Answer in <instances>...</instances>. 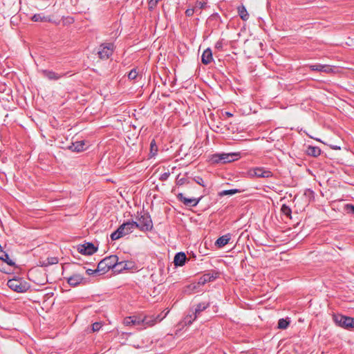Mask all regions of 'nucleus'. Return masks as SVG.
Segmentation results:
<instances>
[{
    "instance_id": "f257e3e1",
    "label": "nucleus",
    "mask_w": 354,
    "mask_h": 354,
    "mask_svg": "<svg viewBox=\"0 0 354 354\" xmlns=\"http://www.w3.org/2000/svg\"><path fill=\"white\" fill-rule=\"evenodd\" d=\"M118 261V257L116 255L106 257L98 263L97 271H101V274H105L112 269L115 272V264Z\"/></svg>"
},
{
    "instance_id": "f03ea898",
    "label": "nucleus",
    "mask_w": 354,
    "mask_h": 354,
    "mask_svg": "<svg viewBox=\"0 0 354 354\" xmlns=\"http://www.w3.org/2000/svg\"><path fill=\"white\" fill-rule=\"evenodd\" d=\"M7 286L11 290L20 293L25 292L30 288L29 283L21 278L9 279Z\"/></svg>"
},
{
    "instance_id": "7ed1b4c3",
    "label": "nucleus",
    "mask_w": 354,
    "mask_h": 354,
    "mask_svg": "<svg viewBox=\"0 0 354 354\" xmlns=\"http://www.w3.org/2000/svg\"><path fill=\"white\" fill-rule=\"evenodd\" d=\"M333 322L339 327L349 330L354 328V318L342 315H333Z\"/></svg>"
},
{
    "instance_id": "20e7f679",
    "label": "nucleus",
    "mask_w": 354,
    "mask_h": 354,
    "mask_svg": "<svg viewBox=\"0 0 354 354\" xmlns=\"http://www.w3.org/2000/svg\"><path fill=\"white\" fill-rule=\"evenodd\" d=\"M239 154L235 153H216L212 155L211 160L214 163H228L239 158Z\"/></svg>"
},
{
    "instance_id": "39448f33",
    "label": "nucleus",
    "mask_w": 354,
    "mask_h": 354,
    "mask_svg": "<svg viewBox=\"0 0 354 354\" xmlns=\"http://www.w3.org/2000/svg\"><path fill=\"white\" fill-rule=\"evenodd\" d=\"M248 176L251 178H271L273 176L272 172L263 167H257L251 168L248 170Z\"/></svg>"
},
{
    "instance_id": "423d86ee",
    "label": "nucleus",
    "mask_w": 354,
    "mask_h": 354,
    "mask_svg": "<svg viewBox=\"0 0 354 354\" xmlns=\"http://www.w3.org/2000/svg\"><path fill=\"white\" fill-rule=\"evenodd\" d=\"M114 50V44L113 43L102 44L99 46L98 56L102 59H107L112 55Z\"/></svg>"
},
{
    "instance_id": "0eeeda50",
    "label": "nucleus",
    "mask_w": 354,
    "mask_h": 354,
    "mask_svg": "<svg viewBox=\"0 0 354 354\" xmlns=\"http://www.w3.org/2000/svg\"><path fill=\"white\" fill-rule=\"evenodd\" d=\"M131 232L132 230H130V227L127 226L125 222L120 225L119 227L111 234V239L112 241H115Z\"/></svg>"
},
{
    "instance_id": "6e6552de",
    "label": "nucleus",
    "mask_w": 354,
    "mask_h": 354,
    "mask_svg": "<svg viewBox=\"0 0 354 354\" xmlns=\"http://www.w3.org/2000/svg\"><path fill=\"white\" fill-rule=\"evenodd\" d=\"M141 225L142 232H149L153 229V223L151 216L148 212L140 215L138 218Z\"/></svg>"
},
{
    "instance_id": "1a4fd4ad",
    "label": "nucleus",
    "mask_w": 354,
    "mask_h": 354,
    "mask_svg": "<svg viewBox=\"0 0 354 354\" xmlns=\"http://www.w3.org/2000/svg\"><path fill=\"white\" fill-rule=\"evenodd\" d=\"M97 250V248H96L92 243L88 242L84 244L77 245V251L82 254L91 255Z\"/></svg>"
},
{
    "instance_id": "9d476101",
    "label": "nucleus",
    "mask_w": 354,
    "mask_h": 354,
    "mask_svg": "<svg viewBox=\"0 0 354 354\" xmlns=\"http://www.w3.org/2000/svg\"><path fill=\"white\" fill-rule=\"evenodd\" d=\"M218 277V272L215 271H212V272L205 273L199 277L197 285L203 286L207 282L213 281Z\"/></svg>"
},
{
    "instance_id": "9b49d317",
    "label": "nucleus",
    "mask_w": 354,
    "mask_h": 354,
    "mask_svg": "<svg viewBox=\"0 0 354 354\" xmlns=\"http://www.w3.org/2000/svg\"><path fill=\"white\" fill-rule=\"evenodd\" d=\"M178 199L182 202L184 205L189 207H195L198 205L199 201H201L202 197H199L198 198H186L182 193H180L177 195Z\"/></svg>"
},
{
    "instance_id": "f8f14e48",
    "label": "nucleus",
    "mask_w": 354,
    "mask_h": 354,
    "mask_svg": "<svg viewBox=\"0 0 354 354\" xmlns=\"http://www.w3.org/2000/svg\"><path fill=\"white\" fill-rule=\"evenodd\" d=\"M42 74L44 75V77L48 78L49 80H58L61 77L67 75L68 73H63V74H59L53 71L44 70V71H42Z\"/></svg>"
},
{
    "instance_id": "ddd939ff",
    "label": "nucleus",
    "mask_w": 354,
    "mask_h": 354,
    "mask_svg": "<svg viewBox=\"0 0 354 354\" xmlns=\"http://www.w3.org/2000/svg\"><path fill=\"white\" fill-rule=\"evenodd\" d=\"M83 280L84 277L81 274H74L67 279V282L71 286L76 287L80 285Z\"/></svg>"
},
{
    "instance_id": "4468645a",
    "label": "nucleus",
    "mask_w": 354,
    "mask_h": 354,
    "mask_svg": "<svg viewBox=\"0 0 354 354\" xmlns=\"http://www.w3.org/2000/svg\"><path fill=\"white\" fill-rule=\"evenodd\" d=\"M209 306L210 304L209 302H201L198 304L194 310L193 320H195L200 315L201 313L209 308Z\"/></svg>"
},
{
    "instance_id": "2eb2a0df",
    "label": "nucleus",
    "mask_w": 354,
    "mask_h": 354,
    "mask_svg": "<svg viewBox=\"0 0 354 354\" xmlns=\"http://www.w3.org/2000/svg\"><path fill=\"white\" fill-rule=\"evenodd\" d=\"M231 239V234H226L223 236H220L215 242V245L218 248H221L226 245Z\"/></svg>"
},
{
    "instance_id": "dca6fc26",
    "label": "nucleus",
    "mask_w": 354,
    "mask_h": 354,
    "mask_svg": "<svg viewBox=\"0 0 354 354\" xmlns=\"http://www.w3.org/2000/svg\"><path fill=\"white\" fill-rule=\"evenodd\" d=\"M213 60L212 50L208 48L205 50L201 56V62L203 64L207 65Z\"/></svg>"
},
{
    "instance_id": "f3484780",
    "label": "nucleus",
    "mask_w": 354,
    "mask_h": 354,
    "mask_svg": "<svg viewBox=\"0 0 354 354\" xmlns=\"http://www.w3.org/2000/svg\"><path fill=\"white\" fill-rule=\"evenodd\" d=\"M187 259L184 252H178L174 257V263L176 266H183L185 265Z\"/></svg>"
},
{
    "instance_id": "a211bd4d",
    "label": "nucleus",
    "mask_w": 354,
    "mask_h": 354,
    "mask_svg": "<svg viewBox=\"0 0 354 354\" xmlns=\"http://www.w3.org/2000/svg\"><path fill=\"white\" fill-rule=\"evenodd\" d=\"M132 263L130 261H117L115 268V272H120L124 270H129L131 268Z\"/></svg>"
},
{
    "instance_id": "6ab92c4d",
    "label": "nucleus",
    "mask_w": 354,
    "mask_h": 354,
    "mask_svg": "<svg viewBox=\"0 0 354 354\" xmlns=\"http://www.w3.org/2000/svg\"><path fill=\"white\" fill-rule=\"evenodd\" d=\"M142 328H145L147 326H153L156 324V320L155 319V317L153 315L152 316H143L142 315Z\"/></svg>"
},
{
    "instance_id": "aec40b11",
    "label": "nucleus",
    "mask_w": 354,
    "mask_h": 354,
    "mask_svg": "<svg viewBox=\"0 0 354 354\" xmlns=\"http://www.w3.org/2000/svg\"><path fill=\"white\" fill-rule=\"evenodd\" d=\"M84 141H78L72 143V145L68 147V149L72 151L80 152L84 150Z\"/></svg>"
},
{
    "instance_id": "412c9836",
    "label": "nucleus",
    "mask_w": 354,
    "mask_h": 354,
    "mask_svg": "<svg viewBox=\"0 0 354 354\" xmlns=\"http://www.w3.org/2000/svg\"><path fill=\"white\" fill-rule=\"evenodd\" d=\"M238 13L240 18L243 21H247L249 19V14L243 5L237 8Z\"/></svg>"
},
{
    "instance_id": "4be33fe9",
    "label": "nucleus",
    "mask_w": 354,
    "mask_h": 354,
    "mask_svg": "<svg viewBox=\"0 0 354 354\" xmlns=\"http://www.w3.org/2000/svg\"><path fill=\"white\" fill-rule=\"evenodd\" d=\"M306 153L308 156L317 157L321 154V149L318 147L309 146L307 149Z\"/></svg>"
},
{
    "instance_id": "5701e85b",
    "label": "nucleus",
    "mask_w": 354,
    "mask_h": 354,
    "mask_svg": "<svg viewBox=\"0 0 354 354\" xmlns=\"http://www.w3.org/2000/svg\"><path fill=\"white\" fill-rule=\"evenodd\" d=\"M0 259L5 261L9 266L15 265L14 261L10 259L9 255L4 251L1 250L0 252Z\"/></svg>"
},
{
    "instance_id": "b1692460",
    "label": "nucleus",
    "mask_w": 354,
    "mask_h": 354,
    "mask_svg": "<svg viewBox=\"0 0 354 354\" xmlns=\"http://www.w3.org/2000/svg\"><path fill=\"white\" fill-rule=\"evenodd\" d=\"M31 19L33 21L37 22V21H50V19L49 17H46L42 15V14H35Z\"/></svg>"
},
{
    "instance_id": "393cba45",
    "label": "nucleus",
    "mask_w": 354,
    "mask_h": 354,
    "mask_svg": "<svg viewBox=\"0 0 354 354\" xmlns=\"http://www.w3.org/2000/svg\"><path fill=\"white\" fill-rule=\"evenodd\" d=\"M241 191L238 189H227V190H223L221 192H219L218 195L220 196H227V195H233L237 193H241Z\"/></svg>"
},
{
    "instance_id": "a878e982",
    "label": "nucleus",
    "mask_w": 354,
    "mask_h": 354,
    "mask_svg": "<svg viewBox=\"0 0 354 354\" xmlns=\"http://www.w3.org/2000/svg\"><path fill=\"white\" fill-rule=\"evenodd\" d=\"M132 318V325L133 326H141L142 327V315L138 316H131Z\"/></svg>"
},
{
    "instance_id": "bb28decb",
    "label": "nucleus",
    "mask_w": 354,
    "mask_h": 354,
    "mask_svg": "<svg viewBox=\"0 0 354 354\" xmlns=\"http://www.w3.org/2000/svg\"><path fill=\"white\" fill-rule=\"evenodd\" d=\"M290 324V321L288 319H280L278 322V328L280 329H286Z\"/></svg>"
},
{
    "instance_id": "cd10ccee",
    "label": "nucleus",
    "mask_w": 354,
    "mask_h": 354,
    "mask_svg": "<svg viewBox=\"0 0 354 354\" xmlns=\"http://www.w3.org/2000/svg\"><path fill=\"white\" fill-rule=\"evenodd\" d=\"M281 212L288 218H291L292 210L290 207L283 204L281 207Z\"/></svg>"
},
{
    "instance_id": "c85d7f7f",
    "label": "nucleus",
    "mask_w": 354,
    "mask_h": 354,
    "mask_svg": "<svg viewBox=\"0 0 354 354\" xmlns=\"http://www.w3.org/2000/svg\"><path fill=\"white\" fill-rule=\"evenodd\" d=\"M127 224V226L130 227V230H133L134 228H138L141 231V225L140 223H138L136 221H127L126 222Z\"/></svg>"
},
{
    "instance_id": "c756f323",
    "label": "nucleus",
    "mask_w": 354,
    "mask_h": 354,
    "mask_svg": "<svg viewBox=\"0 0 354 354\" xmlns=\"http://www.w3.org/2000/svg\"><path fill=\"white\" fill-rule=\"evenodd\" d=\"M46 261L47 262L44 263L43 266H47L48 265L57 264L58 263V259L57 257H48Z\"/></svg>"
},
{
    "instance_id": "7c9ffc66",
    "label": "nucleus",
    "mask_w": 354,
    "mask_h": 354,
    "mask_svg": "<svg viewBox=\"0 0 354 354\" xmlns=\"http://www.w3.org/2000/svg\"><path fill=\"white\" fill-rule=\"evenodd\" d=\"M158 0H148V8L149 10H153L158 3Z\"/></svg>"
},
{
    "instance_id": "2f4dec72",
    "label": "nucleus",
    "mask_w": 354,
    "mask_h": 354,
    "mask_svg": "<svg viewBox=\"0 0 354 354\" xmlns=\"http://www.w3.org/2000/svg\"><path fill=\"white\" fill-rule=\"evenodd\" d=\"M138 76V73L136 68L132 69L128 74L129 80H136Z\"/></svg>"
},
{
    "instance_id": "473e14b6",
    "label": "nucleus",
    "mask_w": 354,
    "mask_h": 354,
    "mask_svg": "<svg viewBox=\"0 0 354 354\" xmlns=\"http://www.w3.org/2000/svg\"><path fill=\"white\" fill-rule=\"evenodd\" d=\"M205 6H206L205 2L197 1L195 3V6L194 8H195V10L197 11L198 9H204Z\"/></svg>"
},
{
    "instance_id": "72a5a7b5",
    "label": "nucleus",
    "mask_w": 354,
    "mask_h": 354,
    "mask_svg": "<svg viewBox=\"0 0 354 354\" xmlns=\"http://www.w3.org/2000/svg\"><path fill=\"white\" fill-rule=\"evenodd\" d=\"M308 67L313 71H322V64H311V65H309Z\"/></svg>"
},
{
    "instance_id": "f704fd0d",
    "label": "nucleus",
    "mask_w": 354,
    "mask_h": 354,
    "mask_svg": "<svg viewBox=\"0 0 354 354\" xmlns=\"http://www.w3.org/2000/svg\"><path fill=\"white\" fill-rule=\"evenodd\" d=\"M150 149L151 153H153V154H155L158 151V147L154 140H153L150 143Z\"/></svg>"
},
{
    "instance_id": "c9c22d12",
    "label": "nucleus",
    "mask_w": 354,
    "mask_h": 354,
    "mask_svg": "<svg viewBox=\"0 0 354 354\" xmlns=\"http://www.w3.org/2000/svg\"><path fill=\"white\" fill-rule=\"evenodd\" d=\"M332 71H333V69L330 67V66L326 65V64H322V71L321 72H324V73H330Z\"/></svg>"
},
{
    "instance_id": "e433bc0d",
    "label": "nucleus",
    "mask_w": 354,
    "mask_h": 354,
    "mask_svg": "<svg viewBox=\"0 0 354 354\" xmlns=\"http://www.w3.org/2000/svg\"><path fill=\"white\" fill-rule=\"evenodd\" d=\"M345 210L348 213H351L354 214V205L352 204H346L344 207Z\"/></svg>"
},
{
    "instance_id": "4c0bfd02",
    "label": "nucleus",
    "mask_w": 354,
    "mask_h": 354,
    "mask_svg": "<svg viewBox=\"0 0 354 354\" xmlns=\"http://www.w3.org/2000/svg\"><path fill=\"white\" fill-rule=\"evenodd\" d=\"M102 327V324L100 322H95L92 324V330L93 332L100 330Z\"/></svg>"
},
{
    "instance_id": "58836bf2",
    "label": "nucleus",
    "mask_w": 354,
    "mask_h": 354,
    "mask_svg": "<svg viewBox=\"0 0 354 354\" xmlns=\"http://www.w3.org/2000/svg\"><path fill=\"white\" fill-rule=\"evenodd\" d=\"M193 180H194V182H196L197 184L203 186V187H205V185H204V181H203V179L200 177V176H196L193 178Z\"/></svg>"
},
{
    "instance_id": "ea45409f",
    "label": "nucleus",
    "mask_w": 354,
    "mask_h": 354,
    "mask_svg": "<svg viewBox=\"0 0 354 354\" xmlns=\"http://www.w3.org/2000/svg\"><path fill=\"white\" fill-rule=\"evenodd\" d=\"M194 12H196L195 10V8H187L186 10H185V15L187 17H192Z\"/></svg>"
},
{
    "instance_id": "a19ab883",
    "label": "nucleus",
    "mask_w": 354,
    "mask_h": 354,
    "mask_svg": "<svg viewBox=\"0 0 354 354\" xmlns=\"http://www.w3.org/2000/svg\"><path fill=\"white\" fill-rule=\"evenodd\" d=\"M132 318H131V316L130 317H127L124 319V324L126 325V326H130V325H132Z\"/></svg>"
},
{
    "instance_id": "79ce46f5",
    "label": "nucleus",
    "mask_w": 354,
    "mask_h": 354,
    "mask_svg": "<svg viewBox=\"0 0 354 354\" xmlns=\"http://www.w3.org/2000/svg\"><path fill=\"white\" fill-rule=\"evenodd\" d=\"M169 175H170V174H169V172H165V173H163V174H162L160 175V178H159V179H160L161 181L167 180V178H169Z\"/></svg>"
},
{
    "instance_id": "37998d69",
    "label": "nucleus",
    "mask_w": 354,
    "mask_h": 354,
    "mask_svg": "<svg viewBox=\"0 0 354 354\" xmlns=\"http://www.w3.org/2000/svg\"><path fill=\"white\" fill-rule=\"evenodd\" d=\"M86 274L88 275H92V274H96V273L101 274V271H97V268L95 270L87 269L86 270Z\"/></svg>"
},
{
    "instance_id": "c03bdc74",
    "label": "nucleus",
    "mask_w": 354,
    "mask_h": 354,
    "mask_svg": "<svg viewBox=\"0 0 354 354\" xmlns=\"http://www.w3.org/2000/svg\"><path fill=\"white\" fill-rule=\"evenodd\" d=\"M215 48H216L219 50H221L223 49V41L222 40H218L215 44Z\"/></svg>"
},
{
    "instance_id": "a18cd8bd",
    "label": "nucleus",
    "mask_w": 354,
    "mask_h": 354,
    "mask_svg": "<svg viewBox=\"0 0 354 354\" xmlns=\"http://www.w3.org/2000/svg\"><path fill=\"white\" fill-rule=\"evenodd\" d=\"M167 314V313L164 316H162V315L160 314V315H157L156 317H155V319L156 320V323L160 322L161 320H162L165 317Z\"/></svg>"
},
{
    "instance_id": "49530a36",
    "label": "nucleus",
    "mask_w": 354,
    "mask_h": 354,
    "mask_svg": "<svg viewBox=\"0 0 354 354\" xmlns=\"http://www.w3.org/2000/svg\"><path fill=\"white\" fill-rule=\"evenodd\" d=\"M185 180V178H181V179L178 180V183L179 185H183V184L184 183Z\"/></svg>"
},
{
    "instance_id": "de8ad7c7",
    "label": "nucleus",
    "mask_w": 354,
    "mask_h": 354,
    "mask_svg": "<svg viewBox=\"0 0 354 354\" xmlns=\"http://www.w3.org/2000/svg\"><path fill=\"white\" fill-rule=\"evenodd\" d=\"M225 115L228 118H230L233 116V114L230 112H225Z\"/></svg>"
}]
</instances>
